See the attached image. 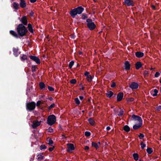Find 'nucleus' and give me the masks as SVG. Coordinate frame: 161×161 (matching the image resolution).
<instances>
[{
  "instance_id": "obj_1",
  "label": "nucleus",
  "mask_w": 161,
  "mask_h": 161,
  "mask_svg": "<svg viewBox=\"0 0 161 161\" xmlns=\"http://www.w3.org/2000/svg\"><path fill=\"white\" fill-rule=\"evenodd\" d=\"M16 30L18 35L21 37L25 36L28 32L26 28L22 24H20L18 25Z\"/></svg>"
},
{
  "instance_id": "obj_2",
  "label": "nucleus",
  "mask_w": 161,
  "mask_h": 161,
  "mask_svg": "<svg viewBox=\"0 0 161 161\" xmlns=\"http://www.w3.org/2000/svg\"><path fill=\"white\" fill-rule=\"evenodd\" d=\"M84 10V8L82 6H79L74 9H71L69 12V14L73 18H74L77 14H81Z\"/></svg>"
},
{
  "instance_id": "obj_3",
  "label": "nucleus",
  "mask_w": 161,
  "mask_h": 161,
  "mask_svg": "<svg viewBox=\"0 0 161 161\" xmlns=\"http://www.w3.org/2000/svg\"><path fill=\"white\" fill-rule=\"evenodd\" d=\"M26 109L29 111L31 112L35 108L36 104L34 102H29L26 103Z\"/></svg>"
},
{
  "instance_id": "obj_4",
  "label": "nucleus",
  "mask_w": 161,
  "mask_h": 161,
  "mask_svg": "<svg viewBox=\"0 0 161 161\" xmlns=\"http://www.w3.org/2000/svg\"><path fill=\"white\" fill-rule=\"evenodd\" d=\"M86 22L87 23V26L90 30L92 31L96 27V25L94 23L92 22L91 19H87Z\"/></svg>"
},
{
  "instance_id": "obj_5",
  "label": "nucleus",
  "mask_w": 161,
  "mask_h": 161,
  "mask_svg": "<svg viewBox=\"0 0 161 161\" xmlns=\"http://www.w3.org/2000/svg\"><path fill=\"white\" fill-rule=\"evenodd\" d=\"M56 121V116L54 115H50L48 117L47 123L50 125L54 124Z\"/></svg>"
},
{
  "instance_id": "obj_6",
  "label": "nucleus",
  "mask_w": 161,
  "mask_h": 161,
  "mask_svg": "<svg viewBox=\"0 0 161 161\" xmlns=\"http://www.w3.org/2000/svg\"><path fill=\"white\" fill-rule=\"evenodd\" d=\"M29 57L31 60L35 62L37 64H40L41 61L38 57L31 55L29 56Z\"/></svg>"
},
{
  "instance_id": "obj_7",
  "label": "nucleus",
  "mask_w": 161,
  "mask_h": 161,
  "mask_svg": "<svg viewBox=\"0 0 161 161\" xmlns=\"http://www.w3.org/2000/svg\"><path fill=\"white\" fill-rule=\"evenodd\" d=\"M67 152L69 153H71L72 151L75 149V147L73 144L69 143L67 144Z\"/></svg>"
},
{
  "instance_id": "obj_8",
  "label": "nucleus",
  "mask_w": 161,
  "mask_h": 161,
  "mask_svg": "<svg viewBox=\"0 0 161 161\" xmlns=\"http://www.w3.org/2000/svg\"><path fill=\"white\" fill-rule=\"evenodd\" d=\"M131 117L133 119V120L134 121H138L139 122V123H142V118L139 116L132 114L131 115Z\"/></svg>"
},
{
  "instance_id": "obj_9",
  "label": "nucleus",
  "mask_w": 161,
  "mask_h": 161,
  "mask_svg": "<svg viewBox=\"0 0 161 161\" xmlns=\"http://www.w3.org/2000/svg\"><path fill=\"white\" fill-rule=\"evenodd\" d=\"M124 4L128 6H133L134 5V3L132 0H124Z\"/></svg>"
},
{
  "instance_id": "obj_10",
  "label": "nucleus",
  "mask_w": 161,
  "mask_h": 161,
  "mask_svg": "<svg viewBox=\"0 0 161 161\" xmlns=\"http://www.w3.org/2000/svg\"><path fill=\"white\" fill-rule=\"evenodd\" d=\"M84 75L86 76V79L89 82H90L92 80L93 78L89 74V73L88 71H86L84 73Z\"/></svg>"
},
{
  "instance_id": "obj_11",
  "label": "nucleus",
  "mask_w": 161,
  "mask_h": 161,
  "mask_svg": "<svg viewBox=\"0 0 161 161\" xmlns=\"http://www.w3.org/2000/svg\"><path fill=\"white\" fill-rule=\"evenodd\" d=\"M20 21L22 23V24L24 25H26L27 24L28 21L27 18L26 16H23L21 18Z\"/></svg>"
},
{
  "instance_id": "obj_12",
  "label": "nucleus",
  "mask_w": 161,
  "mask_h": 161,
  "mask_svg": "<svg viewBox=\"0 0 161 161\" xmlns=\"http://www.w3.org/2000/svg\"><path fill=\"white\" fill-rule=\"evenodd\" d=\"M139 85L137 83L135 82H132L129 86V87L132 89H136L138 88Z\"/></svg>"
},
{
  "instance_id": "obj_13",
  "label": "nucleus",
  "mask_w": 161,
  "mask_h": 161,
  "mask_svg": "<svg viewBox=\"0 0 161 161\" xmlns=\"http://www.w3.org/2000/svg\"><path fill=\"white\" fill-rule=\"evenodd\" d=\"M19 50L18 47L16 48L13 47V54L15 57H18L20 53V52L18 53Z\"/></svg>"
},
{
  "instance_id": "obj_14",
  "label": "nucleus",
  "mask_w": 161,
  "mask_h": 161,
  "mask_svg": "<svg viewBox=\"0 0 161 161\" xmlns=\"http://www.w3.org/2000/svg\"><path fill=\"white\" fill-rule=\"evenodd\" d=\"M131 67L130 64L128 61H126L124 63L125 69L126 70H129Z\"/></svg>"
},
{
  "instance_id": "obj_15",
  "label": "nucleus",
  "mask_w": 161,
  "mask_h": 161,
  "mask_svg": "<svg viewBox=\"0 0 161 161\" xmlns=\"http://www.w3.org/2000/svg\"><path fill=\"white\" fill-rule=\"evenodd\" d=\"M124 96V94L122 92H119L117 95V98L118 102H119L122 100Z\"/></svg>"
},
{
  "instance_id": "obj_16",
  "label": "nucleus",
  "mask_w": 161,
  "mask_h": 161,
  "mask_svg": "<svg viewBox=\"0 0 161 161\" xmlns=\"http://www.w3.org/2000/svg\"><path fill=\"white\" fill-rule=\"evenodd\" d=\"M41 122V121L39 122L38 121H34L32 125V128L34 129L36 128L37 126L40 125Z\"/></svg>"
},
{
  "instance_id": "obj_17",
  "label": "nucleus",
  "mask_w": 161,
  "mask_h": 161,
  "mask_svg": "<svg viewBox=\"0 0 161 161\" xmlns=\"http://www.w3.org/2000/svg\"><path fill=\"white\" fill-rule=\"evenodd\" d=\"M19 5L20 7L22 8H25L26 6V3L25 0H20Z\"/></svg>"
},
{
  "instance_id": "obj_18",
  "label": "nucleus",
  "mask_w": 161,
  "mask_h": 161,
  "mask_svg": "<svg viewBox=\"0 0 161 161\" xmlns=\"http://www.w3.org/2000/svg\"><path fill=\"white\" fill-rule=\"evenodd\" d=\"M9 32L10 34L15 38H19V35L18 34V33L17 34L15 31L13 30H11Z\"/></svg>"
},
{
  "instance_id": "obj_19",
  "label": "nucleus",
  "mask_w": 161,
  "mask_h": 161,
  "mask_svg": "<svg viewBox=\"0 0 161 161\" xmlns=\"http://www.w3.org/2000/svg\"><path fill=\"white\" fill-rule=\"evenodd\" d=\"M142 123L136 124L133 126V128L135 130L138 129L142 126Z\"/></svg>"
},
{
  "instance_id": "obj_20",
  "label": "nucleus",
  "mask_w": 161,
  "mask_h": 161,
  "mask_svg": "<svg viewBox=\"0 0 161 161\" xmlns=\"http://www.w3.org/2000/svg\"><path fill=\"white\" fill-rule=\"evenodd\" d=\"M144 53L141 52H137L135 53V56L138 58H141L143 56Z\"/></svg>"
},
{
  "instance_id": "obj_21",
  "label": "nucleus",
  "mask_w": 161,
  "mask_h": 161,
  "mask_svg": "<svg viewBox=\"0 0 161 161\" xmlns=\"http://www.w3.org/2000/svg\"><path fill=\"white\" fill-rule=\"evenodd\" d=\"M13 8L16 10L19 8V4L16 2H14L12 4Z\"/></svg>"
},
{
  "instance_id": "obj_22",
  "label": "nucleus",
  "mask_w": 161,
  "mask_h": 161,
  "mask_svg": "<svg viewBox=\"0 0 161 161\" xmlns=\"http://www.w3.org/2000/svg\"><path fill=\"white\" fill-rule=\"evenodd\" d=\"M142 66V64L140 61L137 62L135 64L136 68V69H139Z\"/></svg>"
},
{
  "instance_id": "obj_23",
  "label": "nucleus",
  "mask_w": 161,
  "mask_h": 161,
  "mask_svg": "<svg viewBox=\"0 0 161 161\" xmlns=\"http://www.w3.org/2000/svg\"><path fill=\"white\" fill-rule=\"evenodd\" d=\"M27 28L29 31L31 33H34L33 30V27L31 24L30 23H29L28 25Z\"/></svg>"
},
{
  "instance_id": "obj_24",
  "label": "nucleus",
  "mask_w": 161,
  "mask_h": 161,
  "mask_svg": "<svg viewBox=\"0 0 161 161\" xmlns=\"http://www.w3.org/2000/svg\"><path fill=\"white\" fill-rule=\"evenodd\" d=\"M40 88L42 90H46L47 89L45 88V84L43 82H41L39 84Z\"/></svg>"
},
{
  "instance_id": "obj_25",
  "label": "nucleus",
  "mask_w": 161,
  "mask_h": 161,
  "mask_svg": "<svg viewBox=\"0 0 161 161\" xmlns=\"http://www.w3.org/2000/svg\"><path fill=\"white\" fill-rule=\"evenodd\" d=\"M20 58L22 61H24L25 60H28L27 56L25 54H22L21 56H20Z\"/></svg>"
},
{
  "instance_id": "obj_26",
  "label": "nucleus",
  "mask_w": 161,
  "mask_h": 161,
  "mask_svg": "<svg viewBox=\"0 0 161 161\" xmlns=\"http://www.w3.org/2000/svg\"><path fill=\"white\" fill-rule=\"evenodd\" d=\"M106 95L108 98H110L113 95V92L111 91H108L106 93Z\"/></svg>"
},
{
  "instance_id": "obj_27",
  "label": "nucleus",
  "mask_w": 161,
  "mask_h": 161,
  "mask_svg": "<svg viewBox=\"0 0 161 161\" xmlns=\"http://www.w3.org/2000/svg\"><path fill=\"white\" fill-rule=\"evenodd\" d=\"M88 120L89 124L93 126L95 125V122L94 120L92 118H89Z\"/></svg>"
},
{
  "instance_id": "obj_28",
  "label": "nucleus",
  "mask_w": 161,
  "mask_h": 161,
  "mask_svg": "<svg viewBox=\"0 0 161 161\" xmlns=\"http://www.w3.org/2000/svg\"><path fill=\"white\" fill-rule=\"evenodd\" d=\"M123 130L127 132H129L130 130V127L127 125L124 126L123 128Z\"/></svg>"
},
{
  "instance_id": "obj_29",
  "label": "nucleus",
  "mask_w": 161,
  "mask_h": 161,
  "mask_svg": "<svg viewBox=\"0 0 161 161\" xmlns=\"http://www.w3.org/2000/svg\"><path fill=\"white\" fill-rule=\"evenodd\" d=\"M133 156L135 160L137 161L138 160L139 155L137 153H134L133 154Z\"/></svg>"
},
{
  "instance_id": "obj_30",
  "label": "nucleus",
  "mask_w": 161,
  "mask_h": 161,
  "mask_svg": "<svg viewBox=\"0 0 161 161\" xmlns=\"http://www.w3.org/2000/svg\"><path fill=\"white\" fill-rule=\"evenodd\" d=\"M92 147H95L96 149H97L99 148V146L98 145V144L95 143L94 142H92Z\"/></svg>"
},
{
  "instance_id": "obj_31",
  "label": "nucleus",
  "mask_w": 161,
  "mask_h": 161,
  "mask_svg": "<svg viewBox=\"0 0 161 161\" xmlns=\"http://www.w3.org/2000/svg\"><path fill=\"white\" fill-rule=\"evenodd\" d=\"M147 151L148 154H150L153 152V150L151 148H147Z\"/></svg>"
},
{
  "instance_id": "obj_32",
  "label": "nucleus",
  "mask_w": 161,
  "mask_h": 161,
  "mask_svg": "<svg viewBox=\"0 0 161 161\" xmlns=\"http://www.w3.org/2000/svg\"><path fill=\"white\" fill-rule=\"evenodd\" d=\"M74 64V62L73 61H71L69 63V69H70L72 68V67L73 65Z\"/></svg>"
},
{
  "instance_id": "obj_33",
  "label": "nucleus",
  "mask_w": 161,
  "mask_h": 161,
  "mask_svg": "<svg viewBox=\"0 0 161 161\" xmlns=\"http://www.w3.org/2000/svg\"><path fill=\"white\" fill-rule=\"evenodd\" d=\"M75 103L77 105H79L80 103V101L77 97L75 98Z\"/></svg>"
},
{
  "instance_id": "obj_34",
  "label": "nucleus",
  "mask_w": 161,
  "mask_h": 161,
  "mask_svg": "<svg viewBox=\"0 0 161 161\" xmlns=\"http://www.w3.org/2000/svg\"><path fill=\"white\" fill-rule=\"evenodd\" d=\"M55 105L54 103H53L52 104H51L48 107V110H50L52 108H54V107L55 106Z\"/></svg>"
},
{
  "instance_id": "obj_35",
  "label": "nucleus",
  "mask_w": 161,
  "mask_h": 161,
  "mask_svg": "<svg viewBox=\"0 0 161 161\" xmlns=\"http://www.w3.org/2000/svg\"><path fill=\"white\" fill-rule=\"evenodd\" d=\"M37 156H38L37 158V159L39 161H41L43 159V158H44V157L43 156H42V155H38Z\"/></svg>"
},
{
  "instance_id": "obj_36",
  "label": "nucleus",
  "mask_w": 161,
  "mask_h": 161,
  "mask_svg": "<svg viewBox=\"0 0 161 161\" xmlns=\"http://www.w3.org/2000/svg\"><path fill=\"white\" fill-rule=\"evenodd\" d=\"M124 112L122 109H121L120 111L119 112L118 115L119 116H122L124 114Z\"/></svg>"
},
{
  "instance_id": "obj_37",
  "label": "nucleus",
  "mask_w": 161,
  "mask_h": 161,
  "mask_svg": "<svg viewBox=\"0 0 161 161\" xmlns=\"http://www.w3.org/2000/svg\"><path fill=\"white\" fill-rule=\"evenodd\" d=\"M91 133L88 131H86L85 133V135L86 136L88 137L90 136Z\"/></svg>"
},
{
  "instance_id": "obj_38",
  "label": "nucleus",
  "mask_w": 161,
  "mask_h": 161,
  "mask_svg": "<svg viewBox=\"0 0 161 161\" xmlns=\"http://www.w3.org/2000/svg\"><path fill=\"white\" fill-rule=\"evenodd\" d=\"M77 82L76 80L75 79H72L70 81V82L72 84H75Z\"/></svg>"
},
{
  "instance_id": "obj_39",
  "label": "nucleus",
  "mask_w": 161,
  "mask_h": 161,
  "mask_svg": "<svg viewBox=\"0 0 161 161\" xmlns=\"http://www.w3.org/2000/svg\"><path fill=\"white\" fill-rule=\"evenodd\" d=\"M31 71L32 72H33L36 71V65H32L31 66Z\"/></svg>"
},
{
  "instance_id": "obj_40",
  "label": "nucleus",
  "mask_w": 161,
  "mask_h": 161,
  "mask_svg": "<svg viewBox=\"0 0 161 161\" xmlns=\"http://www.w3.org/2000/svg\"><path fill=\"white\" fill-rule=\"evenodd\" d=\"M46 148H47V146H46L44 144L41 145V146H40V149L41 150H42L43 149H45Z\"/></svg>"
},
{
  "instance_id": "obj_41",
  "label": "nucleus",
  "mask_w": 161,
  "mask_h": 161,
  "mask_svg": "<svg viewBox=\"0 0 161 161\" xmlns=\"http://www.w3.org/2000/svg\"><path fill=\"white\" fill-rule=\"evenodd\" d=\"M53 143V142L51 139H49L48 140V144L51 146H52Z\"/></svg>"
},
{
  "instance_id": "obj_42",
  "label": "nucleus",
  "mask_w": 161,
  "mask_h": 161,
  "mask_svg": "<svg viewBox=\"0 0 161 161\" xmlns=\"http://www.w3.org/2000/svg\"><path fill=\"white\" fill-rule=\"evenodd\" d=\"M140 144L141 145V148L142 149H143L146 146V144L142 142H141Z\"/></svg>"
},
{
  "instance_id": "obj_43",
  "label": "nucleus",
  "mask_w": 161,
  "mask_h": 161,
  "mask_svg": "<svg viewBox=\"0 0 161 161\" xmlns=\"http://www.w3.org/2000/svg\"><path fill=\"white\" fill-rule=\"evenodd\" d=\"M47 88L48 90L50 92H53L54 90V89L51 86H48Z\"/></svg>"
},
{
  "instance_id": "obj_44",
  "label": "nucleus",
  "mask_w": 161,
  "mask_h": 161,
  "mask_svg": "<svg viewBox=\"0 0 161 161\" xmlns=\"http://www.w3.org/2000/svg\"><path fill=\"white\" fill-rule=\"evenodd\" d=\"M143 75L145 77L148 76V72L147 70H145L144 72Z\"/></svg>"
},
{
  "instance_id": "obj_45",
  "label": "nucleus",
  "mask_w": 161,
  "mask_h": 161,
  "mask_svg": "<svg viewBox=\"0 0 161 161\" xmlns=\"http://www.w3.org/2000/svg\"><path fill=\"white\" fill-rule=\"evenodd\" d=\"M82 19L83 20L87 18V16L85 14H82Z\"/></svg>"
},
{
  "instance_id": "obj_46",
  "label": "nucleus",
  "mask_w": 161,
  "mask_h": 161,
  "mask_svg": "<svg viewBox=\"0 0 161 161\" xmlns=\"http://www.w3.org/2000/svg\"><path fill=\"white\" fill-rule=\"evenodd\" d=\"M144 135H143V134L141 133H140L139 135V137L140 139H142L143 138V137H144Z\"/></svg>"
},
{
  "instance_id": "obj_47",
  "label": "nucleus",
  "mask_w": 161,
  "mask_h": 161,
  "mask_svg": "<svg viewBox=\"0 0 161 161\" xmlns=\"http://www.w3.org/2000/svg\"><path fill=\"white\" fill-rule=\"evenodd\" d=\"M41 101H38L36 103V105L37 107L39 106L41 104Z\"/></svg>"
},
{
  "instance_id": "obj_48",
  "label": "nucleus",
  "mask_w": 161,
  "mask_h": 161,
  "mask_svg": "<svg viewBox=\"0 0 161 161\" xmlns=\"http://www.w3.org/2000/svg\"><path fill=\"white\" fill-rule=\"evenodd\" d=\"M160 75V73L158 72H156L154 76L155 77H159V76Z\"/></svg>"
},
{
  "instance_id": "obj_49",
  "label": "nucleus",
  "mask_w": 161,
  "mask_h": 161,
  "mask_svg": "<svg viewBox=\"0 0 161 161\" xmlns=\"http://www.w3.org/2000/svg\"><path fill=\"white\" fill-rule=\"evenodd\" d=\"M116 86V84L114 82H113L112 84L111 85V87L112 88H114Z\"/></svg>"
},
{
  "instance_id": "obj_50",
  "label": "nucleus",
  "mask_w": 161,
  "mask_h": 161,
  "mask_svg": "<svg viewBox=\"0 0 161 161\" xmlns=\"http://www.w3.org/2000/svg\"><path fill=\"white\" fill-rule=\"evenodd\" d=\"M48 131L50 132H53V129L51 127H49L48 129Z\"/></svg>"
},
{
  "instance_id": "obj_51",
  "label": "nucleus",
  "mask_w": 161,
  "mask_h": 161,
  "mask_svg": "<svg viewBox=\"0 0 161 161\" xmlns=\"http://www.w3.org/2000/svg\"><path fill=\"white\" fill-rule=\"evenodd\" d=\"M134 100V98L133 97H130L128 99V101L132 102Z\"/></svg>"
},
{
  "instance_id": "obj_52",
  "label": "nucleus",
  "mask_w": 161,
  "mask_h": 161,
  "mask_svg": "<svg viewBox=\"0 0 161 161\" xmlns=\"http://www.w3.org/2000/svg\"><path fill=\"white\" fill-rule=\"evenodd\" d=\"M156 109L158 111H160L161 109V106L159 105L156 108Z\"/></svg>"
},
{
  "instance_id": "obj_53",
  "label": "nucleus",
  "mask_w": 161,
  "mask_h": 161,
  "mask_svg": "<svg viewBox=\"0 0 161 161\" xmlns=\"http://www.w3.org/2000/svg\"><path fill=\"white\" fill-rule=\"evenodd\" d=\"M54 148V147H49L48 149V150L50 151H52L53 150V149Z\"/></svg>"
},
{
  "instance_id": "obj_54",
  "label": "nucleus",
  "mask_w": 161,
  "mask_h": 161,
  "mask_svg": "<svg viewBox=\"0 0 161 161\" xmlns=\"http://www.w3.org/2000/svg\"><path fill=\"white\" fill-rule=\"evenodd\" d=\"M89 148V147L88 146H85L84 148V149L85 150H88Z\"/></svg>"
},
{
  "instance_id": "obj_55",
  "label": "nucleus",
  "mask_w": 161,
  "mask_h": 161,
  "mask_svg": "<svg viewBox=\"0 0 161 161\" xmlns=\"http://www.w3.org/2000/svg\"><path fill=\"white\" fill-rule=\"evenodd\" d=\"M155 93H156V94H157V93H158V90L156 89H154V91H153Z\"/></svg>"
},
{
  "instance_id": "obj_56",
  "label": "nucleus",
  "mask_w": 161,
  "mask_h": 161,
  "mask_svg": "<svg viewBox=\"0 0 161 161\" xmlns=\"http://www.w3.org/2000/svg\"><path fill=\"white\" fill-rule=\"evenodd\" d=\"M151 7H152V8L154 10H155L156 9V7H155V6H154V5H151Z\"/></svg>"
},
{
  "instance_id": "obj_57",
  "label": "nucleus",
  "mask_w": 161,
  "mask_h": 161,
  "mask_svg": "<svg viewBox=\"0 0 161 161\" xmlns=\"http://www.w3.org/2000/svg\"><path fill=\"white\" fill-rule=\"evenodd\" d=\"M30 1L31 3H34L36 1V0H30Z\"/></svg>"
},
{
  "instance_id": "obj_58",
  "label": "nucleus",
  "mask_w": 161,
  "mask_h": 161,
  "mask_svg": "<svg viewBox=\"0 0 161 161\" xmlns=\"http://www.w3.org/2000/svg\"><path fill=\"white\" fill-rule=\"evenodd\" d=\"M110 129V127L109 126H107L106 128V130L107 131L109 130Z\"/></svg>"
},
{
  "instance_id": "obj_59",
  "label": "nucleus",
  "mask_w": 161,
  "mask_h": 161,
  "mask_svg": "<svg viewBox=\"0 0 161 161\" xmlns=\"http://www.w3.org/2000/svg\"><path fill=\"white\" fill-rule=\"evenodd\" d=\"M151 94L153 97H155V96H157V94L155 93H154L153 94H152V93H151Z\"/></svg>"
},
{
  "instance_id": "obj_60",
  "label": "nucleus",
  "mask_w": 161,
  "mask_h": 161,
  "mask_svg": "<svg viewBox=\"0 0 161 161\" xmlns=\"http://www.w3.org/2000/svg\"><path fill=\"white\" fill-rule=\"evenodd\" d=\"M33 14H34V13L31 11L30 13V15L31 16H32L33 15Z\"/></svg>"
},
{
  "instance_id": "obj_61",
  "label": "nucleus",
  "mask_w": 161,
  "mask_h": 161,
  "mask_svg": "<svg viewBox=\"0 0 161 161\" xmlns=\"http://www.w3.org/2000/svg\"><path fill=\"white\" fill-rule=\"evenodd\" d=\"M79 97L80 100H82L83 99V96H80Z\"/></svg>"
},
{
  "instance_id": "obj_62",
  "label": "nucleus",
  "mask_w": 161,
  "mask_h": 161,
  "mask_svg": "<svg viewBox=\"0 0 161 161\" xmlns=\"http://www.w3.org/2000/svg\"><path fill=\"white\" fill-rule=\"evenodd\" d=\"M48 98L49 99V100L51 101H52L53 100V98L52 97H48Z\"/></svg>"
},
{
  "instance_id": "obj_63",
  "label": "nucleus",
  "mask_w": 161,
  "mask_h": 161,
  "mask_svg": "<svg viewBox=\"0 0 161 161\" xmlns=\"http://www.w3.org/2000/svg\"><path fill=\"white\" fill-rule=\"evenodd\" d=\"M84 89H85V87H83V86H81V88H80V90H84Z\"/></svg>"
},
{
  "instance_id": "obj_64",
  "label": "nucleus",
  "mask_w": 161,
  "mask_h": 161,
  "mask_svg": "<svg viewBox=\"0 0 161 161\" xmlns=\"http://www.w3.org/2000/svg\"><path fill=\"white\" fill-rule=\"evenodd\" d=\"M30 161H33V159L32 158H30Z\"/></svg>"
}]
</instances>
